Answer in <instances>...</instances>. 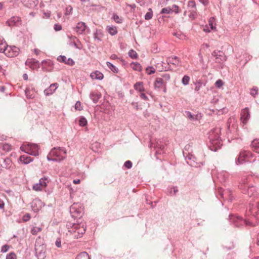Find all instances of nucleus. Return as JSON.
I'll use <instances>...</instances> for the list:
<instances>
[{
    "instance_id": "nucleus-9",
    "label": "nucleus",
    "mask_w": 259,
    "mask_h": 259,
    "mask_svg": "<svg viewBox=\"0 0 259 259\" xmlns=\"http://www.w3.org/2000/svg\"><path fill=\"white\" fill-rule=\"evenodd\" d=\"M241 120L244 124H246L250 118V113L248 108H245L241 111Z\"/></svg>"
},
{
    "instance_id": "nucleus-34",
    "label": "nucleus",
    "mask_w": 259,
    "mask_h": 259,
    "mask_svg": "<svg viewBox=\"0 0 259 259\" xmlns=\"http://www.w3.org/2000/svg\"><path fill=\"white\" fill-rule=\"evenodd\" d=\"M114 21L117 23H121L122 22V19L121 18L119 17L117 14H114L112 17Z\"/></svg>"
},
{
    "instance_id": "nucleus-58",
    "label": "nucleus",
    "mask_w": 259,
    "mask_h": 259,
    "mask_svg": "<svg viewBox=\"0 0 259 259\" xmlns=\"http://www.w3.org/2000/svg\"><path fill=\"white\" fill-rule=\"evenodd\" d=\"M203 31L205 32H210V30L208 29V27L207 26H205L203 28Z\"/></svg>"
},
{
    "instance_id": "nucleus-4",
    "label": "nucleus",
    "mask_w": 259,
    "mask_h": 259,
    "mask_svg": "<svg viewBox=\"0 0 259 259\" xmlns=\"http://www.w3.org/2000/svg\"><path fill=\"white\" fill-rule=\"evenodd\" d=\"M253 154L249 151L243 150L241 151L236 160L237 165L242 164L245 162H251V159L253 158Z\"/></svg>"
},
{
    "instance_id": "nucleus-31",
    "label": "nucleus",
    "mask_w": 259,
    "mask_h": 259,
    "mask_svg": "<svg viewBox=\"0 0 259 259\" xmlns=\"http://www.w3.org/2000/svg\"><path fill=\"white\" fill-rule=\"evenodd\" d=\"M107 65L110 69V70L114 73L118 72V69L111 63L107 62Z\"/></svg>"
},
{
    "instance_id": "nucleus-18",
    "label": "nucleus",
    "mask_w": 259,
    "mask_h": 259,
    "mask_svg": "<svg viewBox=\"0 0 259 259\" xmlns=\"http://www.w3.org/2000/svg\"><path fill=\"white\" fill-rule=\"evenodd\" d=\"M91 77L93 79H99L101 80L103 78V74L99 71H96L91 73Z\"/></svg>"
},
{
    "instance_id": "nucleus-63",
    "label": "nucleus",
    "mask_w": 259,
    "mask_h": 259,
    "mask_svg": "<svg viewBox=\"0 0 259 259\" xmlns=\"http://www.w3.org/2000/svg\"><path fill=\"white\" fill-rule=\"evenodd\" d=\"M73 182L75 184H78L80 183V181L79 179H78V180H73Z\"/></svg>"
},
{
    "instance_id": "nucleus-17",
    "label": "nucleus",
    "mask_w": 259,
    "mask_h": 259,
    "mask_svg": "<svg viewBox=\"0 0 259 259\" xmlns=\"http://www.w3.org/2000/svg\"><path fill=\"white\" fill-rule=\"evenodd\" d=\"M154 85L155 88L160 89L163 86H166V83L164 81V79H162L160 77H158L155 79Z\"/></svg>"
},
{
    "instance_id": "nucleus-55",
    "label": "nucleus",
    "mask_w": 259,
    "mask_h": 259,
    "mask_svg": "<svg viewBox=\"0 0 259 259\" xmlns=\"http://www.w3.org/2000/svg\"><path fill=\"white\" fill-rule=\"evenodd\" d=\"M67 64H68L69 65H73L74 63V62L71 59H67Z\"/></svg>"
},
{
    "instance_id": "nucleus-23",
    "label": "nucleus",
    "mask_w": 259,
    "mask_h": 259,
    "mask_svg": "<svg viewBox=\"0 0 259 259\" xmlns=\"http://www.w3.org/2000/svg\"><path fill=\"white\" fill-rule=\"evenodd\" d=\"M134 89L140 92H142L145 91V89L143 85V83L142 82L139 81L136 82L134 84Z\"/></svg>"
},
{
    "instance_id": "nucleus-19",
    "label": "nucleus",
    "mask_w": 259,
    "mask_h": 259,
    "mask_svg": "<svg viewBox=\"0 0 259 259\" xmlns=\"http://www.w3.org/2000/svg\"><path fill=\"white\" fill-rule=\"evenodd\" d=\"M19 160L22 163L26 164L31 162L33 160V159L30 156L24 155H21L19 157Z\"/></svg>"
},
{
    "instance_id": "nucleus-14",
    "label": "nucleus",
    "mask_w": 259,
    "mask_h": 259,
    "mask_svg": "<svg viewBox=\"0 0 259 259\" xmlns=\"http://www.w3.org/2000/svg\"><path fill=\"white\" fill-rule=\"evenodd\" d=\"M58 87V84L57 83H52L50 85L49 88L44 91V93L46 96L52 95L55 92Z\"/></svg>"
},
{
    "instance_id": "nucleus-45",
    "label": "nucleus",
    "mask_w": 259,
    "mask_h": 259,
    "mask_svg": "<svg viewBox=\"0 0 259 259\" xmlns=\"http://www.w3.org/2000/svg\"><path fill=\"white\" fill-rule=\"evenodd\" d=\"M75 109L76 110L81 111L82 110V107L81 106V103L79 101H77L75 105Z\"/></svg>"
},
{
    "instance_id": "nucleus-13",
    "label": "nucleus",
    "mask_w": 259,
    "mask_h": 259,
    "mask_svg": "<svg viewBox=\"0 0 259 259\" xmlns=\"http://www.w3.org/2000/svg\"><path fill=\"white\" fill-rule=\"evenodd\" d=\"M23 4L28 8H33L38 4V0H21Z\"/></svg>"
},
{
    "instance_id": "nucleus-48",
    "label": "nucleus",
    "mask_w": 259,
    "mask_h": 259,
    "mask_svg": "<svg viewBox=\"0 0 259 259\" xmlns=\"http://www.w3.org/2000/svg\"><path fill=\"white\" fill-rule=\"evenodd\" d=\"M9 248H10V246H9L8 245H5L2 247L1 252H6L7 251H8Z\"/></svg>"
},
{
    "instance_id": "nucleus-35",
    "label": "nucleus",
    "mask_w": 259,
    "mask_h": 259,
    "mask_svg": "<svg viewBox=\"0 0 259 259\" xmlns=\"http://www.w3.org/2000/svg\"><path fill=\"white\" fill-rule=\"evenodd\" d=\"M128 55L133 59H136L138 57L137 53H136V51H134L133 50H131L128 52Z\"/></svg>"
},
{
    "instance_id": "nucleus-26",
    "label": "nucleus",
    "mask_w": 259,
    "mask_h": 259,
    "mask_svg": "<svg viewBox=\"0 0 259 259\" xmlns=\"http://www.w3.org/2000/svg\"><path fill=\"white\" fill-rule=\"evenodd\" d=\"M131 66L133 70L137 71H141L142 70V66L138 62H133L131 64Z\"/></svg>"
},
{
    "instance_id": "nucleus-24",
    "label": "nucleus",
    "mask_w": 259,
    "mask_h": 259,
    "mask_svg": "<svg viewBox=\"0 0 259 259\" xmlns=\"http://www.w3.org/2000/svg\"><path fill=\"white\" fill-rule=\"evenodd\" d=\"M104 34L101 30H97L94 34V37L95 39H98L99 41H101L103 37Z\"/></svg>"
},
{
    "instance_id": "nucleus-8",
    "label": "nucleus",
    "mask_w": 259,
    "mask_h": 259,
    "mask_svg": "<svg viewBox=\"0 0 259 259\" xmlns=\"http://www.w3.org/2000/svg\"><path fill=\"white\" fill-rule=\"evenodd\" d=\"M220 132L219 129H215L214 131H213L212 133L210 134L209 139L211 144L215 146L218 143L220 144V142L219 141L220 136L218 134V133Z\"/></svg>"
},
{
    "instance_id": "nucleus-32",
    "label": "nucleus",
    "mask_w": 259,
    "mask_h": 259,
    "mask_svg": "<svg viewBox=\"0 0 259 259\" xmlns=\"http://www.w3.org/2000/svg\"><path fill=\"white\" fill-rule=\"evenodd\" d=\"M42 228L41 227H33L30 231V232L33 235H36L38 232L41 231Z\"/></svg>"
},
{
    "instance_id": "nucleus-62",
    "label": "nucleus",
    "mask_w": 259,
    "mask_h": 259,
    "mask_svg": "<svg viewBox=\"0 0 259 259\" xmlns=\"http://www.w3.org/2000/svg\"><path fill=\"white\" fill-rule=\"evenodd\" d=\"M6 90V88L4 86L0 87V92H4Z\"/></svg>"
},
{
    "instance_id": "nucleus-16",
    "label": "nucleus",
    "mask_w": 259,
    "mask_h": 259,
    "mask_svg": "<svg viewBox=\"0 0 259 259\" xmlns=\"http://www.w3.org/2000/svg\"><path fill=\"white\" fill-rule=\"evenodd\" d=\"M87 26L82 22H78L75 27V30L78 34H82L85 30Z\"/></svg>"
},
{
    "instance_id": "nucleus-28",
    "label": "nucleus",
    "mask_w": 259,
    "mask_h": 259,
    "mask_svg": "<svg viewBox=\"0 0 259 259\" xmlns=\"http://www.w3.org/2000/svg\"><path fill=\"white\" fill-rule=\"evenodd\" d=\"M188 6L189 7L191 8V10H190L191 11H192V16L194 18L195 16V11H196V8H195V3L193 1H191L189 3V4H188Z\"/></svg>"
},
{
    "instance_id": "nucleus-44",
    "label": "nucleus",
    "mask_w": 259,
    "mask_h": 259,
    "mask_svg": "<svg viewBox=\"0 0 259 259\" xmlns=\"http://www.w3.org/2000/svg\"><path fill=\"white\" fill-rule=\"evenodd\" d=\"M170 78V76L169 74H165L162 75V79H164V81L167 83V81H168Z\"/></svg>"
},
{
    "instance_id": "nucleus-10",
    "label": "nucleus",
    "mask_w": 259,
    "mask_h": 259,
    "mask_svg": "<svg viewBox=\"0 0 259 259\" xmlns=\"http://www.w3.org/2000/svg\"><path fill=\"white\" fill-rule=\"evenodd\" d=\"M213 56H214L217 61L220 62L226 60V57L224 56V53L222 52L219 51H214L212 53Z\"/></svg>"
},
{
    "instance_id": "nucleus-49",
    "label": "nucleus",
    "mask_w": 259,
    "mask_h": 259,
    "mask_svg": "<svg viewBox=\"0 0 259 259\" xmlns=\"http://www.w3.org/2000/svg\"><path fill=\"white\" fill-rule=\"evenodd\" d=\"M170 9L171 10V12H174L176 13L179 12V7L176 5L172 6Z\"/></svg>"
},
{
    "instance_id": "nucleus-2",
    "label": "nucleus",
    "mask_w": 259,
    "mask_h": 259,
    "mask_svg": "<svg viewBox=\"0 0 259 259\" xmlns=\"http://www.w3.org/2000/svg\"><path fill=\"white\" fill-rule=\"evenodd\" d=\"M68 232L74 238H79L82 236L85 232V226L83 223L73 224L72 226L68 225Z\"/></svg>"
},
{
    "instance_id": "nucleus-39",
    "label": "nucleus",
    "mask_w": 259,
    "mask_h": 259,
    "mask_svg": "<svg viewBox=\"0 0 259 259\" xmlns=\"http://www.w3.org/2000/svg\"><path fill=\"white\" fill-rule=\"evenodd\" d=\"M87 123V121L86 119L84 117H80L79 120V124L80 126H85Z\"/></svg>"
},
{
    "instance_id": "nucleus-36",
    "label": "nucleus",
    "mask_w": 259,
    "mask_h": 259,
    "mask_svg": "<svg viewBox=\"0 0 259 259\" xmlns=\"http://www.w3.org/2000/svg\"><path fill=\"white\" fill-rule=\"evenodd\" d=\"M146 72L150 75L155 72V69L153 67H148L146 69Z\"/></svg>"
},
{
    "instance_id": "nucleus-46",
    "label": "nucleus",
    "mask_w": 259,
    "mask_h": 259,
    "mask_svg": "<svg viewBox=\"0 0 259 259\" xmlns=\"http://www.w3.org/2000/svg\"><path fill=\"white\" fill-rule=\"evenodd\" d=\"M223 84H224V82L221 79H218L215 82V86L219 88H221L223 85Z\"/></svg>"
},
{
    "instance_id": "nucleus-25",
    "label": "nucleus",
    "mask_w": 259,
    "mask_h": 259,
    "mask_svg": "<svg viewBox=\"0 0 259 259\" xmlns=\"http://www.w3.org/2000/svg\"><path fill=\"white\" fill-rule=\"evenodd\" d=\"M25 94L28 98L33 99L35 95V92L32 89L30 90L29 88H27L25 90Z\"/></svg>"
},
{
    "instance_id": "nucleus-54",
    "label": "nucleus",
    "mask_w": 259,
    "mask_h": 259,
    "mask_svg": "<svg viewBox=\"0 0 259 259\" xmlns=\"http://www.w3.org/2000/svg\"><path fill=\"white\" fill-rule=\"evenodd\" d=\"M140 97L144 99V100H148V98L146 96V95L143 93H141L140 94Z\"/></svg>"
},
{
    "instance_id": "nucleus-47",
    "label": "nucleus",
    "mask_w": 259,
    "mask_h": 259,
    "mask_svg": "<svg viewBox=\"0 0 259 259\" xmlns=\"http://www.w3.org/2000/svg\"><path fill=\"white\" fill-rule=\"evenodd\" d=\"M30 218L31 216L30 214L26 213V214L23 215L22 219L24 222H27L30 219Z\"/></svg>"
},
{
    "instance_id": "nucleus-53",
    "label": "nucleus",
    "mask_w": 259,
    "mask_h": 259,
    "mask_svg": "<svg viewBox=\"0 0 259 259\" xmlns=\"http://www.w3.org/2000/svg\"><path fill=\"white\" fill-rule=\"evenodd\" d=\"M124 166L127 168H130L132 167V163L130 161H126L124 163Z\"/></svg>"
},
{
    "instance_id": "nucleus-51",
    "label": "nucleus",
    "mask_w": 259,
    "mask_h": 259,
    "mask_svg": "<svg viewBox=\"0 0 259 259\" xmlns=\"http://www.w3.org/2000/svg\"><path fill=\"white\" fill-rule=\"evenodd\" d=\"M55 244L57 247H61V240L60 238H57V239L56 241Z\"/></svg>"
},
{
    "instance_id": "nucleus-37",
    "label": "nucleus",
    "mask_w": 259,
    "mask_h": 259,
    "mask_svg": "<svg viewBox=\"0 0 259 259\" xmlns=\"http://www.w3.org/2000/svg\"><path fill=\"white\" fill-rule=\"evenodd\" d=\"M190 81V77L187 75H185L182 80V82L184 85H187Z\"/></svg>"
},
{
    "instance_id": "nucleus-20",
    "label": "nucleus",
    "mask_w": 259,
    "mask_h": 259,
    "mask_svg": "<svg viewBox=\"0 0 259 259\" xmlns=\"http://www.w3.org/2000/svg\"><path fill=\"white\" fill-rule=\"evenodd\" d=\"M252 150L257 153H259V140H254L251 143Z\"/></svg>"
},
{
    "instance_id": "nucleus-40",
    "label": "nucleus",
    "mask_w": 259,
    "mask_h": 259,
    "mask_svg": "<svg viewBox=\"0 0 259 259\" xmlns=\"http://www.w3.org/2000/svg\"><path fill=\"white\" fill-rule=\"evenodd\" d=\"M186 116L187 117H188L189 119L194 120L195 119H196V116H195L194 115H192L190 112H186Z\"/></svg>"
},
{
    "instance_id": "nucleus-12",
    "label": "nucleus",
    "mask_w": 259,
    "mask_h": 259,
    "mask_svg": "<svg viewBox=\"0 0 259 259\" xmlns=\"http://www.w3.org/2000/svg\"><path fill=\"white\" fill-rule=\"evenodd\" d=\"M27 66H29L32 69L38 68L39 64L38 62L35 61L32 59H28L25 62Z\"/></svg>"
},
{
    "instance_id": "nucleus-38",
    "label": "nucleus",
    "mask_w": 259,
    "mask_h": 259,
    "mask_svg": "<svg viewBox=\"0 0 259 259\" xmlns=\"http://www.w3.org/2000/svg\"><path fill=\"white\" fill-rule=\"evenodd\" d=\"M152 16H153V12L151 9H149V12H148L146 14V15L145 16V18L146 20H150L152 18Z\"/></svg>"
},
{
    "instance_id": "nucleus-7",
    "label": "nucleus",
    "mask_w": 259,
    "mask_h": 259,
    "mask_svg": "<svg viewBox=\"0 0 259 259\" xmlns=\"http://www.w3.org/2000/svg\"><path fill=\"white\" fill-rule=\"evenodd\" d=\"M47 179L46 178H42L39 180L38 183L34 184L32 187L33 190L35 191H42L47 186Z\"/></svg>"
},
{
    "instance_id": "nucleus-60",
    "label": "nucleus",
    "mask_w": 259,
    "mask_h": 259,
    "mask_svg": "<svg viewBox=\"0 0 259 259\" xmlns=\"http://www.w3.org/2000/svg\"><path fill=\"white\" fill-rule=\"evenodd\" d=\"M44 15H45L46 18H49L51 15V12H49L47 13H44Z\"/></svg>"
},
{
    "instance_id": "nucleus-50",
    "label": "nucleus",
    "mask_w": 259,
    "mask_h": 259,
    "mask_svg": "<svg viewBox=\"0 0 259 259\" xmlns=\"http://www.w3.org/2000/svg\"><path fill=\"white\" fill-rule=\"evenodd\" d=\"M73 10L72 7L70 6H68L66 9V15L70 14L71 13L72 11Z\"/></svg>"
},
{
    "instance_id": "nucleus-1",
    "label": "nucleus",
    "mask_w": 259,
    "mask_h": 259,
    "mask_svg": "<svg viewBox=\"0 0 259 259\" xmlns=\"http://www.w3.org/2000/svg\"><path fill=\"white\" fill-rule=\"evenodd\" d=\"M47 157L49 160L60 161L66 157V150L64 148H54L51 150Z\"/></svg>"
},
{
    "instance_id": "nucleus-29",
    "label": "nucleus",
    "mask_w": 259,
    "mask_h": 259,
    "mask_svg": "<svg viewBox=\"0 0 259 259\" xmlns=\"http://www.w3.org/2000/svg\"><path fill=\"white\" fill-rule=\"evenodd\" d=\"M208 24L211 30H216L215 19L214 17H211L208 21Z\"/></svg>"
},
{
    "instance_id": "nucleus-64",
    "label": "nucleus",
    "mask_w": 259,
    "mask_h": 259,
    "mask_svg": "<svg viewBox=\"0 0 259 259\" xmlns=\"http://www.w3.org/2000/svg\"><path fill=\"white\" fill-rule=\"evenodd\" d=\"M18 21L19 20V18H15V17H13V18H12L11 19H10V21Z\"/></svg>"
},
{
    "instance_id": "nucleus-52",
    "label": "nucleus",
    "mask_w": 259,
    "mask_h": 259,
    "mask_svg": "<svg viewBox=\"0 0 259 259\" xmlns=\"http://www.w3.org/2000/svg\"><path fill=\"white\" fill-rule=\"evenodd\" d=\"M195 85V91H198L201 87V83L200 82H197L196 83Z\"/></svg>"
},
{
    "instance_id": "nucleus-59",
    "label": "nucleus",
    "mask_w": 259,
    "mask_h": 259,
    "mask_svg": "<svg viewBox=\"0 0 259 259\" xmlns=\"http://www.w3.org/2000/svg\"><path fill=\"white\" fill-rule=\"evenodd\" d=\"M33 52L36 55H37L39 54L40 51L38 49H34Z\"/></svg>"
},
{
    "instance_id": "nucleus-21",
    "label": "nucleus",
    "mask_w": 259,
    "mask_h": 259,
    "mask_svg": "<svg viewBox=\"0 0 259 259\" xmlns=\"http://www.w3.org/2000/svg\"><path fill=\"white\" fill-rule=\"evenodd\" d=\"M106 30L111 35H115L117 33V29L114 26H107Z\"/></svg>"
},
{
    "instance_id": "nucleus-30",
    "label": "nucleus",
    "mask_w": 259,
    "mask_h": 259,
    "mask_svg": "<svg viewBox=\"0 0 259 259\" xmlns=\"http://www.w3.org/2000/svg\"><path fill=\"white\" fill-rule=\"evenodd\" d=\"M6 45L7 44L6 41L4 40V38L0 36V52H2L3 51Z\"/></svg>"
},
{
    "instance_id": "nucleus-33",
    "label": "nucleus",
    "mask_w": 259,
    "mask_h": 259,
    "mask_svg": "<svg viewBox=\"0 0 259 259\" xmlns=\"http://www.w3.org/2000/svg\"><path fill=\"white\" fill-rule=\"evenodd\" d=\"M6 259H17V256L15 252H11L7 255Z\"/></svg>"
},
{
    "instance_id": "nucleus-41",
    "label": "nucleus",
    "mask_w": 259,
    "mask_h": 259,
    "mask_svg": "<svg viewBox=\"0 0 259 259\" xmlns=\"http://www.w3.org/2000/svg\"><path fill=\"white\" fill-rule=\"evenodd\" d=\"M170 13H171V10L170 7L163 8L161 11V14H170Z\"/></svg>"
},
{
    "instance_id": "nucleus-61",
    "label": "nucleus",
    "mask_w": 259,
    "mask_h": 259,
    "mask_svg": "<svg viewBox=\"0 0 259 259\" xmlns=\"http://www.w3.org/2000/svg\"><path fill=\"white\" fill-rule=\"evenodd\" d=\"M208 0H199V1L204 5H206L208 3Z\"/></svg>"
},
{
    "instance_id": "nucleus-3",
    "label": "nucleus",
    "mask_w": 259,
    "mask_h": 259,
    "mask_svg": "<svg viewBox=\"0 0 259 259\" xmlns=\"http://www.w3.org/2000/svg\"><path fill=\"white\" fill-rule=\"evenodd\" d=\"M252 215L251 221H244L245 224L250 226H254L259 224V203L250 209Z\"/></svg>"
},
{
    "instance_id": "nucleus-22",
    "label": "nucleus",
    "mask_w": 259,
    "mask_h": 259,
    "mask_svg": "<svg viewBox=\"0 0 259 259\" xmlns=\"http://www.w3.org/2000/svg\"><path fill=\"white\" fill-rule=\"evenodd\" d=\"M12 149V146L8 143H0V150H3L5 152H9Z\"/></svg>"
},
{
    "instance_id": "nucleus-6",
    "label": "nucleus",
    "mask_w": 259,
    "mask_h": 259,
    "mask_svg": "<svg viewBox=\"0 0 259 259\" xmlns=\"http://www.w3.org/2000/svg\"><path fill=\"white\" fill-rule=\"evenodd\" d=\"M2 52L9 57H14L19 54V49L15 46H8L6 45Z\"/></svg>"
},
{
    "instance_id": "nucleus-56",
    "label": "nucleus",
    "mask_w": 259,
    "mask_h": 259,
    "mask_svg": "<svg viewBox=\"0 0 259 259\" xmlns=\"http://www.w3.org/2000/svg\"><path fill=\"white\" fill-rule=\"evenodd\" d=\"M54 29L56 31H59L62 29V27L60 25L55 24L54 25Z\"/></svg>"
},
{
    "instance_id": "nucleus-27",
    "label": "nucleus",
    "mask_w": 259,
    "mask_h": 259,
    "mask_svg": "<svg viewBox=\"0 0 259 259\" xmlns=\"http://www.w3.org/2000/svg\"><path fill=\"white\" fill-rule=\"evenodd\" d=\"M75 259H90V256L86 252H82L78 254Z\"/></svg>"
},
{
    "instance_id": "nucleus-42",
    "label": "nucleus",
    "mask_w": 259,
    "mask_h": 259,
    "mask_svg": "<svg viewBox=\"0 0 259 259\" xmlns=\"http://www.w3.org/2000/svg\"><path fill=\"white\" fill-rule=\"evenodd\" d=\"M258 90L257 88L253 87L250 90V94L252 96L254 97L256 95H257L258 94Z\"/></svg>"
},
{
    "instance_id": "nucleus-57",
    "label": "nucleus",
    "mask_w": 259,
    "mask_h": 259,
    "mask_svg": "<svg viewBox=\"0 0 259 259\" xmlns=\"http://www.w3.org/2000/svg\"><path fill=\"white\" fill-rule=\"evenodd\" d=\"M5 203L4 201L0 199V208L3 209L4 208Z\"/></svg>"
},
{
    "instance_id": "nucleus-43",
    "label": "nucleus",
    "mask_w": 259,
    "mask_h": 259,
    "mask_svg": "<svg viewBox=\"0 0 259 259\" xmlns=\"http://www.w3.org/2000/svg\"><path fill=\"white\" fill-rule=\"evenodd\" d=\"M57 60L60 61V62H64L66 64H67V58L64 56H60L58 57L57 58Z\"/></svg>"
},
{
    "instance_id": "nucleus-15",
    "label": "nucleus",
    "mask_w": 259,
    "mask_h": 259,
    "mask_svg": "<svg viewBox=\"0 0 259 259\" xmlns=\"http://www.w3.org/2000/svg\"><path fill=\"white\" fill-rule=\"evenodd\" d=\"M166 62L168 64H171L175 66L180 65V61L179 58L175 56L169 57L167 58Z\"/></svg>"
},
{
    "instance_id": "nucleus-5",
    "label": "nucleus",
    "mask_w": 259,
    "mask_h": 259,
    "mask_svg": "<svg viewBox=\"0 0 259 259\" xmlns=\"http://www.w3.org/2000/svg\"><path fill=\"white\" fill-rule=\"evenodd\" d=\"M20 149L21 151L32 155L37 156L39 154V148L35 144H24L20 147Z\"/></svg>"
},
{
    "instance_id": "nucleus-11",
    "label": "nucleus",
    "mask_w": 259,
    "mask_h": 259,
    "mask_svg": "<svg viewBox=\"0 0 259 259\" xmlns=\"http://www.w3.org/2000/svg\"><path fill=\"white\" fill-rule=\"evenodd\" d=\"M43 202L39 199H35L33 200L32 204V208L34 211H39L43 206Z\"/></svg>"
}]
</instances>
